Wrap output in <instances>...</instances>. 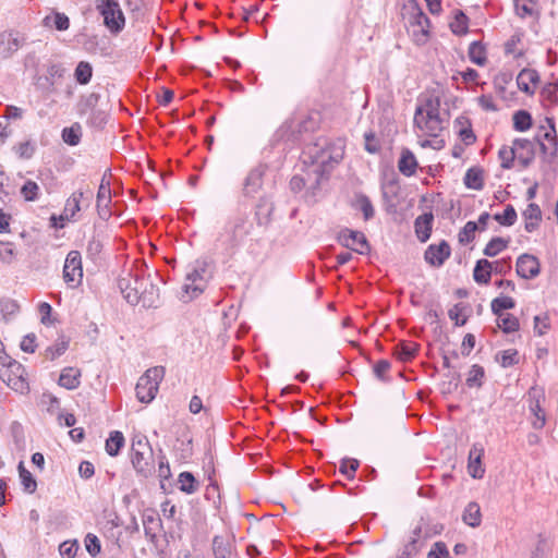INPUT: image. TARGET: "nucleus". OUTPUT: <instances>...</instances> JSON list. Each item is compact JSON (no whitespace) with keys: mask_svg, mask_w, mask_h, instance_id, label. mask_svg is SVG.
Returning a JSON list of instances; mask_svg holds the SVG:
<instances>
[{"mask_svg":"<svg viewBox=\"0 0 558 558\" xmlns=\"http://www.w3.org/2000/svg\"><path fill=\"white\" fill-rule=\"evenodd\" d=\"M515 270L521 278L533 279L541 272V263L536 256L525 253L518 257Z\"/></svg>","mask_w":558,"mask_h":558,"instance_id":"nucleus-15","label":"nucleus"},{"mask_svg":"<svg viewBox=\"0 0 558 558\" xmlns=\"http://www.w3.org/2000/svg\"><path fill=\"white\" fill-rule=\"evenodd\" d=\"M498 157L500 159L501 168L511 169L515 158L514 148L509 146H502L498 151Z\"/></svg>","mask_w":558,"mask_h":558,"instance_id":"nucleus-53","label":"nucleus"},{"mask_svg":"<svg viewBox=\"0 0 558 558\" xmlns=\"http://www.w3.org/2000/svg\"><path fill=\"white\" fill-rule=\"evenodd\" d=\"M513 128L519 132L527 131L532 126V117L525 110H519L513 114Z\"/></svg>","mask_w":558,"mask_h":558,"instance_id":"nucleus-40","label":"nucleus"},{"mask_svg":"<svg viewBox=\"0 0 558 558\" xmlns=\"http://www.w3.org/2000/svg\"><path fill=\"white\" fill-rule=\"evenodd\" d=\"M497 325L506 333L514 332L520 327L518 318L511 314L498 316Z\"/></svg>","mask_w":558,"mask_h":558,"instance_id":"nucleus-43","label":"nucleus"},{"mask_svg":"<svg viewBox=\"0 0 558 558\" xmlns=\"http://www.w3.org/2000/svg\"><path fill=\"white\" fill-rule=\"evenodd\" d=\"M17 469H19V474H20L21 483L24 487V490L29 494L35 493V490L37 488V482L33 477L32 473L24 468L23 462H20Z\"/></svg>","mask_w":558,"mask_h":558,"instance_id":"nucleus-39","label":"nucleus"},{"mask_svg":"<svg viewBox=\"0 0 558 558\" xmlns=\"http://www.w3.org/2000/svg\"><path fill=\"white\" fill-rule=\"evenodd\" d=\"M274 204L267 197H260L255 208V220L258 226L266 227L271 221Z\"/></svg>","mask_w":558,"mask_h":558,"instance_id":"nucleus-23","label":"nucleus"},{"mask_svg":"<svg viewBox=\"0 0 558 558\" xmlns=\"http://www.w3.org/2000/svg\"><path fill=\"white\" fill-rule=\"evenodd\" d=\"M464 310V306L462 304H456L448 311V316L451 320L454 322L457 326H463L466 323V317H462V312Z\"/></svg>","mask_w":558,"mask_h":558,"instance_id":"nucleus-59","label":"nucleus"},{"mask_svg":"<svg viewBox=\"0 0 558 558\" xmlns=\"http://www.w3.org/2000/svg\"><path fill=\"white\" fill-rule=\"evenodd\" d=\"M484 456V448L480 444H474L469 452L468 470L473 478H482L485 469L482 466V458Z\"/></svg>","mask_w":558,"mask_h":558,"instance_id":"nucleus-20","label":"nucleus"},{"mask_svg":"<svg viewBox=\"0 0 558 558\" xmlns=\"http://www.w3.org/2000/svg\"><path fill=\"white\" fill-rule=\"evenodd\" d=\"M26 43V37L20 33L3 32L0 34V59L10 58Z\"/></svg>","mask_w":558,"mask_h":558,"instance_id":"nucleus-12","label":"nucleus"},{"mask_svg":"<svg viewBox=\"0 0 558 558\" xmlns=\"http://www.w3.org/2000/svg\"><path fill=\"white\" fill-rule=\"evenodd\" d=\"M143 265L141 268L128 271L118 280V287L128 303L142 304L143 307H156L159 301V289L149 277L145 276Z\"/></svg>","mask_w":558,"mask_h":558,"instance_id":"nucleus-1","label":"nucleus"},{"mask_svg":"<svg viewBox=\"0 0 558 558\" xmlns=\"http://www.w3.org/2000/svg\"><path fill=\"white\" fill-rule=\"evenodd\" d=\"M15 258L13 244L10 242L0 241V260L5 264H11Z\"/></svg>","mask_w":558,"mask_h":558,"instance_id":"nucleus-57","label":"nucleus"},{"mask_svg":"<svg viewBox=\"0 0 558 558\" xmlns=\"http://www.w3.org/2000/svg\"><path fill=\"white\" fill-rule=\"evenodd\" d=\"M78 550L76 542H63L59 546V551L62 558H74Z\"/></svg>","mask_w":558,"mask_h":558,"instance_id":"nucleus-60","label":"nucleus"},{"mask_svg":"<svg viewBox=\"0 0 558 558\" xmlns=\"http://www.w3.org/2000/svg\"><path fill=\"white\" fill-rule=\"evenodd\" d=\"M96 8L111 33L118 34L124 28L125 17L117 0H96Z\"/></svg>","mask_w":558,"mask_h":558,"instance_id":"nucleus-7","label":"nucleus"},{"mask_svg":"<svg viewBox=\"0 0 558 558\" xmlns=\"http://www.w3.org/2000/svg\"><path fill=\"white\" fill-rule=\"evenodd\" d=\"M531 411L535 415V420L532 422L533 427L536 429L543 428L545 425V413H544L543 409L541 408L538 401L535 402V404H533L531 407Z\"/></svg>","mask_w":558,"mask_h":558,"instance_id":"nucleus-63","label":"nucleus"},{"mask_svg":"<svg viewBox=\"0 0 558 558\" xmlns=\"http://www.w3.org/2000/svg\"><path fill=\"white\" fill-rule=\"evenodd\" d=\"M39 185L32 180L25 181L23 186L21 187V195L24 197L26 202H35L39 197Z\"/></svg>","mask_w":558,"mask_h":558,"instance_id":"nucleus-46","label":"nucleus"},{"mask_svg":"<svg viewBox=\"0 0 558 558\" xmlns=\"http://www.w3.org/2000/svg\"><path fill=\"white\" fill-rule=\"evenodd\" d=\"M514 306L515 302L510 296L496 298L490 303L492 312L497 316H500L504 310H511Z\"/></svg>","mask_w":558,"mask_h":558,"instance_id":"nucleus-44","label":"nucleus"},{"mask_svg":"<svg viewBox=\"0 0 558 558\" xmlns=\"http://www.w3.org/2000/svg\"><path fill=\"white\" fill-rule=\"evenodd\" d=\"M68 347H69V342L65 340L57 342L46 349V357L50 359V360H54L58 356L62 355L66 351Z\"/></svg>","mask_w":558,"mask_h":558,"instance_id":"nucleus-56","label":"nucleus"},{"mask_svg":"<svg viewBox=\"0 0 558 558\" xmlns=\"http://www.w3.org/2000/svg\"><path fill=\"white\" fill-rule=\"evenodd\" d=\"M111 186L110 179L105 173L101 178L100 185L97 192L96 206L98 214L101 218H107L111 215Z\"/></svg>","mask_w":558,"mask_h":558,"instance_id":"nucleus-17","label":"nucleus"},{"mask_svg":"<svg viewBox=\"0 0 558 558\" xmlns=\"http://www.w3.org/2000/svg\"><path fill=\"white\" fill-rule=\"evenodd\" d=\"M306 186L313 190L319 187V185L315 184V175L313 174L312 170L306 172V177L293 175L290 180V187L293 192H300Z\"/></svg>","mask_w":558,"mask_h":558,"instance_id":"nucleus-31","label":"nucleus"},{"mask_svg":"<svg viewBox=\"0 0 558 558\" xmlns=\"http://www.w3.org/2000/svg\"><path fill=\"white\" fill-rule=\"evenodd\" d=\"M418 352V344L412 341H402L397 344L395 353L397 357L402 362H409L413 360Z\"/></svg>","mask_w":558,"mask_h":558,"instance_id":"nucleus-29","label":"nucleus"},{"mask_svg":"<svg viewBox=\"0 0 558 558\" xmlns=\"http://www.w3.org/2000/svg\"><path fill=\"white\" fill-rule=\"evenodd\" d=\"M207 268L208 263L206 260H196L193 268L186 275V282L183 289L186 293H191L192 296L198 295L204 291L207 280Z\"/></svg>","mask_w":558,"mask_h":558,"instance_id":"nucleus-10","label":"nucleus"},{"mask_svg":"<svg viewBox=\"0 0 558 558\" xmlns=\"http://www.w3.org/2000/svg\"><path fill=\"white\" fill-rule=\"evenodd\" d=\"M399 171L407 177H411L415 173L417 168V161L414 154L409 149H403L401 157L398 162Z\"/></svg>","mask_w":558,"mask_h":558,"instance_id":"nucleus-28","label":"nucleus"},{"mask_svg":"<svg viewBox=\"0 0 558 558\" xmlns=\"http://www.w3.org/2000/svg\"><path fill=\"white\" fill-rule=\"evenodd\" d=\"M165 377V367L155 366L148 368L138 379L135 391L140 402H151L159 389V384Z\"/></svg>","mask_w":558,"mask_h":558,"instance_id":"nucleus-4","label":"nucleus"},{"mask_svg":"<svg viewBox=\"0 0 558 558\" xmlns=\"http://www.w3.org/2000/svg\"><path fill=\"white\" fill-rule=\"evenodd\" d=\"M328 144L327 137H318L315 143L308 144L303 149L304 162H311V169L315 175V184L320 185L326 173V158L324 148Z\"/></svg>","mask_w":558,"mask_h":558,"instance_id":"nucleus-6","label":"nucleus"},{"mask_svg":"<svg viewBox=\"0 0 558 558\" xmlns=\"http://www.w3.org/2000/svg\"><path fill=\"white\" fill-rule=\"evenodd\" d=\"M469 58L473 63L484 65L487 61L485 47L480 41L471 43L469 47Z\"/></svg>","mask_w":558,"mask_h":558,"instance_id":"nucleus-37","label":"nucleus"},{"mask_svg":"<svg viewBox=\"0 0 558 558\" xmlns=\"http://www.w3.org/2000/svg\"><path fill=\"white\" fill-rule=\"evenodd\" d=\"M545 124L539 126L535 140L538 142L543 154H549L556 157L558 153V136L556 132L555 121L553 118L546 117Z\"/></svg>","mask_w":558,"mask_h":558,"instance_id":"nucleus-8","label":"nucleus"},{"mask_svg":"<svg viewBox=\"0 0 558 558\" xmlns=\"http://www.w3.org/2000/svg\"><path fill=\"white\" fill-rule=\"evenodd\" d=\"M64 68L61 63L49 62L46 65V74L40 76L38 81H44L41 86L49 93H56L57 86L60 84L64 76Z\"/></svg>","mask_w":558,"mask_h":558,"instance_id":"nucleus-16","label":"nucleus"},{"mask_svg":"<svg viewBox=\"0 0 558 558\" xmlns=\"http://www.w3.org/2000/svg\"><path fill=\"white\" fill-rule=\"evenodd\" d=\"M514 10L521 19L531 17L535 14L534 0H514Z\"/></svg>","mask_w":558,"mask_h":558,"instance_id":"nucleus-42","label":"nucleus"},{"mask_svg":"<svg viewBox=\"0 0 558 558\" xmlns=\"http://www.w3.org/2000/svg\"><path fill=\"white\" fill-rule=\"evenodd\" d=\"M179 489L185 494H194L198 490L199 483L195 476L187 471L179 474L178 477Z\"/></svg>","mask_w":558,"mask_h":558,"instance_id":"nucleus-32","label":"nucleus"},{"mask_svg":"<svg viewBox=\"0 0 558 558\" xmlns=\"http://www.w3.org/2000/svg\"><path fill=\"white\" fill-rule=\"evenodd\" d=\"M84 193L81 191L74 192L68 199L64 206V215L66 218H73L76 213L81 210V201Z\"/></svg>","mask_w":558,"mask_h":558,"instance_id":"nucleus-38","label":"nucleus"},{"mask_svg":"<svg viewBox=\"0 0 558 558\" xmlns=\"http://www.w3.org/2000/svg\"><path fill=\"white\" fill-rule=\"evenodd\" d=\"M131 462L136 473L143 477H148L154 473V451L145 436L138 435L132 439Z\"/></svg>","mask_w":558,"mask_h":558,"instance_id":"nucleus-3","label":"nucleus"},{"mask_svg":"<svg viewBox=\"0 0 558 558\" xmlns=\"http://www.w3.org/2000/svg\"><path fill=\"white\" fill-rule=\"evenodd\" d=\"M462 520L465 524L472 527H477L481 525L482 513L477 502L472 501L465 507Z\"/></svg>","mask_w":558,"mask_h":558,"instance_id":"nucleus-30","label":"nucleus"},{"mask_svg":"<svg viewBox=\"0 0 558 558\" xmlns=\"http://www.w3.org/2000/svg\"><path fill=\"white\" fill-rule=\"evenodd\" d=\"M549 317L545 314L544 316H535L534 317V331L538 336H543L549 329Z\"/></svg>","mask_w":558,"mask_h":558,"instance_id":"nucleus-61","label":"nucleus"},{"mask_svg":"<svg viewBox=\"0 0 558 558\" xmlns=\"http://www.w3.org/2000/svg\"><path fill=\"white\" fill-rule=\"evenodd\" d=\"M411 27H421L425 31H429L430 20L421 9H418L417 12L413 15Z\"/></svg>","mask_w":558,"mask_h":558,"instance_id":"nucleus-58","label":"nucleus"},{"mask_svg":"<svg viewBox=\"0 0 558 558\" xmlns=\"http://www.w3.org/2000/svg\"><path fill=\"white\" fill-rule=\"evenodd\" d=\"M124 442L125 439L121 432H111L108 439L106 440V452L111 457L118 456L120 450L123 448Z\"/></svg>","mask_w":558,"mask_h":558,"instance_id":"nucleus-33","label":"nucleus"},{"mask_svg":"<svg viewBox=\"0 0 558 558\" xmlns=\"http://www.w3.org/2000/svg\"><path fill=\"white\" fill-rule=\"evenodd\" d=\"M510 243V239H504L500 236L493 238L485 246L483 253L488 257H494L500 252L506 250Z\"/></svg>","mask_w":558,"mask_h":558,"instance_id":"nucleus-35","label":"nucleus"},{"mask_svg":"<svg viewBox=\"0 0 558 558\" xmlns=\"http://www.w3.org/2000/svg\"><path fill=\"white\" fill-rule=\"evenodd\" d=\"M359 466H360L359 460L345 458V459H342L340 462L339 472L342 475H344L348 480H353Z\"/></svg>","mask_w":558,"mask_h":558,"instance_id":"nucleus-48","label":"nucleus"},{"mask_svg":"<svg viewBox=\"0 0 558 558\" xmlns=\"http://www.w3.org/2000/svg\"><path fill=\"white\" fill-rule=\"evenodd\" d=\"M493 264L488 259H480L476 262L473 278L480 284H488L493 272Z\"/></svg>","mask_w":558,"mask_h":558,"instance_id":"nucleus-27","label":"nucleus"},{"mask_svg":"<svg viewBox=\"0 0 558 558\" xmlns=\"http://www.w3.org/2000/svg\"><path fill=\"white\" fill-rule=\"evenodd\" d=\"M478 230V226L475 221H468L462 230L459 232V242L461 244H469L475 239V232Z\"/></svg>","mask_w":558,"mask_h":558,"instance_id":"nucleus-51","label":"nucleus"},{"mask_svg":"<svg viewBox=\"0 0 558 558\" xmlns=\"http://www.w3.org/2000/svg\"><path fill=\"white\" fill-rule=\"evenodd\" d=\"M499 363L507 368L519 363V353L515 349L504 350L499 353Z\"/></svg>","mask_w":558,"mask_h":558,"instance_id":"nucleus-54","label":"nucleus"},{"mask_svg":"<svg viewBox=\"0 0 558 558\" xmlns=\"http://www.w3.org/2000/svg\"><path fill=\"white\" fill-rule=\"evenodd\" d=\"M344 141L342 138H337L335 141L328 140V144L323 147L324 156L326 158V172L331 168V163H338L342 160L344 156Z\"/></svg>","mask_w":558,"mask_h":558,"instance_id":"nucleus-18","label":"nucleus"},{"mask_svg":"<svg viewBox=\"0 0 558 558\" xmlns=\"http://www.w3.org/2000/svg\"><path fill=\"white\" fill-rule=\"evenodd\" d=\"M517 211L512 205H507L502 214H496L494 219L501 226L510 227L517 221Z\"/></svg>","mask_w":558,"mask_h":558,"instance_id":"nucleus-50","label":"nucleus"},{"mask_svg":"<svg viewBox=\"0 0 558 558\" xmlns=\"http://www.w3.org/2000/svg\"><path fill=\"white\" fill-rule=\"evenodd\" d=\"M84 544H85L87 553L92 557H96L100 554V550H101L100 541L95 534L88 533L85 536Z\"/></svg>","mask_w":558,"mask_h":558,"instance_id":"nucleus-55","label":"nucleus"},{"mask_svg":"<svg viewBox=\"0 0 558 558\" xmlns=\"http://www.w3.org/2000/svg\"><path fill=\"white\" fill-rule=\"evenodd\" d=\"M143 526L145 535L154 539L157 531L161 527V520L155 512L145 513L143 515Z\"/></svg>","mask_w":558,"mask_h":558,"instance_id":"nucleus-34","label":"nucleus"},{"mask_svg":"<svg viewBox=\"0 0 558 558\" xmlns=\"http://www.w3.org/2000/svg\"><path fill=\"white\" fill-rule=\"evenodd\" d=\"M493 264V272L499 275H507L511 270V258H502L495 262H490Z\"/></svg>","mask_w":558,"mask_h":558,"instance_id":"nucleus-62","label":"nucleus"},{"mask_svg":"<svg viewBox=\"0 0 558 558\" xmlns=\"http://www.w3.org/2000/svg\"><path fill=\"white\" fill-rule=\"evenodd\" d=\"M338 241L342 246L359 254H366L369 251L367 239L361 231H354L345 228L338 233Z\"/></svg>","mask_w":558,"mask_h":558,"instance_id":"nucleus-11","label":"nucleus"},{"mask_svg":"<svg viewBox=\"0 0 558 558\" xmlns=\"http://www.w3.org/2000/svg\"><path fill=\"white\" fill-rule=\"evenodd\" d=\"M93 75V68L88 62L81 61L74 72L75 80L82 84H87Z\"/></svg>","mask_w":558,"mask_h":558,"instance_id":"nucleus-45","label":"nucleus"},{"mask_svg":"<svg viewBox=\"0 0 558 558\" xmlns=\"http://www.w3.org/2000/svg\"><path fill=\"white\" fill-rule=\"evenodd\" d=\"M356 207L363 213L365 220H369L374 217L375 210L371 199L366 195L356 196Z\"/></svg>","mask_w":558,"mask_h":558,"instance_id":"nucleus-52","label":"nucleus"},{"mask_svg":"<svg viewBox=\"0 0 558 558\" xmlns=\"http://www.w3.org/2000/svg\"><path fill=\"white\" fill-rule=\"evenodd\" d=\"M440 100L438 98H428L424 105L418 106L414 113V126L424 135L438 137L444 130V119L439 113Z\"/></svg>","mask_w":558,"mask_h":558,"instance_id":"nucleus-2","label":"nucleus"},{"mask_svg":"<svg viewBox=\"0 0 558 558\" xmlns=\"http://www.w3.org/2000/svg\"><path fill=\"white\" fill-rule=\"evenodd\" d=\"M81 126L78 123L62 130V140L70 146H76L81 142Z\"/></svg>","mask_w":558,"mask_h":558,"instance_id":"nucleus-41","label":"nucleus"},{"mask_svg":"<svg viewBox=\"0 0 558 558\" xmlns=\"http://www.w3.org/2000/svg\"><path fill=\"white\" fill-rule=\"evenodd\" d=\"M233 539L228 536L216 535L213 539V551L215 558H231Z\"/></svg>","mask_w":558,"mask_h":558,"instance_id":"nucleus-24","label":"nucleus"},{"mask_svg":"<svg viewBox=\"0 0 558 558\" xmlns=\"http://www.w3.org/2000/svg\"><path fill=\"white\" fill-rule=\"evenodd\" d=\"M539 75L536 70L523 69L518 77L517 84L520 90L527 95L534 94V86L538 83Z\"/></svg>","mask_w":558,"mask_h":558,"instance_id":"nucleus-21","label":"nucleus"},{"mask_svg":"<svg viewBox=\"0 0 558 558\" xmlns=\"http://www.w3.org/2000/svg\"><path fill=\"white\" fill-rule=\"evenodd\" d=\"M80 377H81L80 369L74 368V367H65L62 369V372L60 374L59 385L69 390H73L80 386V384H81Z\"/></svg>","mask_w":558,"mask_h":558,"instance_id":"nucleus-25","label":"nucleus"},{"mask_svg":"<svg viewBox=\"0 0 558 558\" xmlns=\"http://www.w3.org/2000/svg\"><path fill=\"white\" fill-rule=\"evenodd\" d=\"M450 255V245L442 240L439 244H430L424 253V258L430 266L441 267Z\"/></svg>","mask_w":558,"mask_h":558,"instance_id":"nucleus-14","label":"nucleus"},{"mask_svg":"<svg viewBox=\"0 0 558 558\" xmlns=\"http://www.w3.org/2000/svg\"><path fill=\"white\" fill-rule=\"evenodd\" d=\"M464 185L468 189L481 191L484 187V172L478 167L468 169L463 179Z\"/></svg>","mask_w":558,"mask_h":558,"instance_id":"nucleus-26","label":"nucleus"},{"mask_svg":"<svg viewBox=\"0 0 558 558\" xmlns=\"http://www.w3.org/2000/svg\"><path fill=\"white\" fill-rule=\"evenodd\" d=\"M45 25L54 27L58 31H66L70 27V20L64 13L56 12L44 19Z\"/></svg>","mask_w":558,"mask_h":558,"instance_id":"nucleus-36","label":"nucleus"},{"mask_svg":"<svg viewBox=\"0 0 558 558\" xmlns=\"http://www.w3.org/2000/svg\"><path fill=\"white\" fill-rule=\"evenodd\" d=\"M0 377L15 391L23 392L28 389L24 366L20 362L12 360L8 354L2 356L0 361Z\"/></svg>","mask_w":558,"mask_h":558,"instance_id":"nucleus-5","label":"nucleus"},{"mask_svg":"<svg viewBox=\"0 0 558 558\" xmlns=\"http://www.w3.org/2000/svg\"><path fill=\"white\" fill-rule=\"evenodd\" d=\"M433 220V214L425 213L423 215H420L414 221L416 236L423 243L430 238Z\"/></svg>","mask_w":558,"mask_h":558,"instance_id":"nucleus-22","label":"nucleus"},{"mask_svg":"<svg viewBox=\"0 0 558 558\" xmlns=\"http://www.w3.org/2000/svg\"><path fill=\"white\" fill-rule=\"evenodd\" d=\"M63 280L68 287L74 289L83 280L82 256L78 251H70L63 266Z\"/></svg>","mask_w":558,"mask_h":558,"instance_id":"nucleus-9","label":"nucleus"},{"mask_svg":"<svg viewBox=\"0 0 558 558\" xmlns=\"http://www.w3.org/2000/svg\"><path fill=\"white\" fill-rule=\"evenodd\" d=\"M264 173V166H258L248 172L243 184V194L245 196L253 197L256 193H258L263 186Z\"/></svg>","mask_w":558,"mask_h":558,"instance_id":"nucleus-19","label":"nucleus"},{"mask_svg":"<svg viewBox=\"0 0 558 558\" xmlns=\"http://www.w3.org/2000/svg\"><path fill=\"white\" fill-rule=\"evenodd\" d=\"M411 36L413 41L417 46L425 45L429 38V31H425L421 27H411Z\"/></svg>","mask_w":558,"mask_h":558,"instance_id":"nucleus-64","label":"nucleus"},{"mask_svg":"<svg viewBox=\"0 0 558 558\" xmlns=\"http://www.w3.org/2000/svg\"><path fill=\"white\" fill-rule=\"evenodd\" d=\"M484 376H485L484 368L481 365L474 364L469 372V376L466 378V385L470 388L481 387L483 385Z\"/></svg>","mask_w":558,"mask_h":558,"instance_id":"nucleus-47","label":"nucleus"},{"mask_svg":"<svg viewBox=\"0 0 558 558\" xmlns=\"http://www.w3.org/2000/svg\"><path fill=\"white\" fill-rule=\"evenodd\" d=\"M429 536L430 534L428 532L423 531L422 525L415 526V529L412 531L410 539L407 544H404L403 548L398 555V558H413L418 554L424 544V541Z\"/></svg>","mask_w":558,"mask_h":558,"instance_id":"nucleus-13","label":"nucleus"},{"mask_svg":"<svg viewBox=\"0 0 558 558\" xmlns=\"http://www.w3.org/2000/svg\"><path fill=\"white\" fill-rule=\"evenodd\" d=\"M468 16L462 11H458L453 22L450 23L451 32L456 35L465 34L468 32Z\"/></svg>","mask_w":558,"mask_h":558,"instance_id":"nucleus-49","label":"nucleus"}]
</instances>
